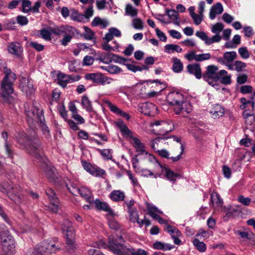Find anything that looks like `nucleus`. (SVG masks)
<instances>
[{
    "instance_id": "9d476101",
    "label": "nucleus",
    "mask_w": 255,
    "mask_h": 255,
    "mask_svg": "<svg viewBox=\"0 0 255 255\" xmlns=\"http://www.w3.org/2000/svg\"><path fill=\"white\" fill-rule=\"evenodd\" d=\"M26 113L29 120H31L36 122L42 123L45 119L43 110L37 106H33L30 110H26Z\"/></svg>"
},
{
    "instance_id": "20e7f679",
    "label": "nucleus",
    "mask_w": 255,
    "mask_h": 255,
    "mask_svg": "<svg viewBox=\"0 0 255 255\" xmlns=\"http://www.w3.org/2000/svg\"><path fill=\"white\" fill-rule=\"evenodd\" d=\"M3 72L5 76L1 84L2 92L0 98L3 102L7 103L10 95L13 92L12 84L16 79V75L6 67H4Z\"/></svg>"
},
{
    "instance_id": "2f4dec72",
    "label": "nucleus",
    "mask_w": 255,
    "mask_h": 255,
    "mask_svg": "<svg viewBox=\"0 0 255 255\" xmlns=\"http://www.w3.org/2000/svg\"><path fill=\"white\" fill-rule=\"evenodd\" d=\"M153 248L155 250L169 251L174 248V246L167 243L156 241L153 244Z\"/></svg>"
},
{
    "instance_id": "4d7b16f0",
    "label": "nucleus",
    "mask_w": 255,
    "mask_h": 255,
    "mask_svg": "<svg viewBox=\"0 0 255 255\" xmlns=\"http://www.w3.org/2000/svg\"><path fill=\"white\" fill-rule=\"evenodd\" d=\"M238 234L243 239L255 240V234L252 232H246L240 231H238Z\"/></svg>"
},
{
    "instance_id": "72a5a7b5",
    "label": "nucleus",
    "mask_w": 255,
    "mask_h": 255,
    "mask_svg": "<svg viewBox=\"0 0 255 255\" xmlns=\"http://www.w3.org/2000/svg\"><path fill=\"white\" fill-rule=\"evenodd\" d=\"M172 70L175 73H180L183 69V65L181 60L177 58H173Z\"/></svg>"
},
{
    "instance_id": "13d9d810",
    "label": "nucleus",
    "mask_w": 255,
    "mask_h": 255,
    "mask_svg": "<svg viewBox=\"0 0 255 255\" xmlns=\"http://www.w3.org/2000/svg\"><path fill=\"white\" fill-rule=\"evenodd\" d=\"M234 69L237 72H242L244 71V69L247 66L246 63L241 61H236L234 64Z\"/></svg>"
},
{
    "instance_id": "052dcab7",
    "label": "nucleus",
    "mask_w": 255,
    "mask_h": 255,
    "mask_svg": "<svg viewBox=\"0 0 255 255\" xmlns=\"http://www.w3.org/2000/svg\"><path fill=\"white\" fill-rule=\"evenodd\" d=\"M237 201L242 205L248 206L251 204V199L249 197H245L242 195H240L238 197Z\"/></svg>"
},
{
    "instance_id": "774afa93",
    "label": "nucleus",
    "mask_w": 255,
    "mask_h": 255,
    "mask_svg": "<svg viewBox=\"0 0 255 255\" xmlns=\"http://www.w3.org/2000/svg\"><path fill=\"white\" fill-rule=\"evenodd\" d=\"M131 252V255H148V253L147 251L142 250L141 249H138L137 250L132 248Z\"/></svg>"
},
{
    "instance_id": "864d4df0",
    "label": "nucleus",
    "mask_w": 255,
    "mask_h": 255,
    "mask_svg": "<svg viewBox=\"0 0 255 255\" xmlns=\"http://www.w3.org/2000/svg\"><path fill=\"white\" fill-rule=\"evenodd\" d=\"M113 53H104L101 54L99 60L105 63H109L113 60Z\"/></svg>"
},
{
    "instance_id": "a211bd4d",
    "label": "nucleus",
    "mask_w": 255,
    "mask_h": 255,
    "mask_svg": "<svg viewBox=\"0 0 255 255\" xmlns=\"http://www.w3.org/2000/svg\"><path fill=\"white\" fill-rule=\"evenodd\" d=\"M195 35L202 40L204 41L206 45H209L213 43L219 42L220 38L218 36H213L210 38L209 37L204 31H197L196 32Z\"/></svg>"
},
{
    "instance_id": "4be33fe9",
    "label": "nucleus",
    "mask_w": 255,
    "mask_h": 255,
    "mask_svg": "<svg viewBox=\"0 0 255 255\" xmlns=\"http://www.w3.org/2000/svg\"><path fill=\"white\" fill-rule=\"evenodd\" d=\"M224 11L223 6L221 2L213 4L210 9L209 17L211 19H214L217 15L221 14Z\"/></svg>"
},
{
    "instance_id": "c756f323",
    "label": "nucleus",
    "mask_w": 255,
    "mask_h": 255,
    "mask_svg": "<svg viewBox=\"0 0 255 255\" xmlns=\"http://www.w3.org/2000/svg\"><path fill=\"white\" fill-rule=\"evenodd\" d=\"M71 79V76L60 73L57 76V83L63 88H65Z\"/></svg>"
},
{
    "instance_id": "e433bc0d",
    "label": "nucleus",
    "mask_w": 255,
    "mask_h": 255,
    "mask_svg": "<svg viewBox=\"0 0 255 255\" xmlns=\"http://www.w3.org/2000/svg\"><path fill=\"white\" fill-rule=\"evenodd\" d=\"M148 214L153 218L155 215H157V213L162 214V212L159 210L153 205L148 202L146 203Z\"/></svg>"
},
{
    "instance_id": "69168bd1",
    "label": "nucleus",
    "mask_w": 255,
    "mask_h": 255,
    "mask_svg": "<svg viewBox=\"0 0 255 255\" xmlns=\"http://www.w3.org/2000/svg\"><path fill=\"white\" fill-rule=\"evenodd\" d=\"M210 58L211 55L209 53L197 54V56H196V61L201 62L209 60Z\"/></svg>"
},
{
    "instance_id": "cd10ccee",
    "label": "nucleus",
    "mask_w": 255,
    "mask_h": 255,
    "mask_svg": "<svg viewBox=\"0 0 255 255\" xmlns=\"http://www.w3.org/2000/svg\"><path fill=\"white\" fill-rule=\"evenodd\" d=\"M115 124L124 136L129 137L132 134L131 131L122 120H119Z\"/></svg>"
},
{
    "instance_id": "a878e982",
    "label": "nucleus",
    "mask_w": 255,
    "mask_h": 255,
    "mask_svg": "<svg viewBox=\"0 0 255 255\" xmlns=\"http://www.w3.org/2000/svg\"><path fill=\"white\" fill-rule=\"evenodd\" d=\"M121 32L120 30L116 27H111L108 30V32L106 34L103 39L107 42H109L111 41L114 36L120 37L121 36Z\"/></svg>"
},
{
    "instance_id": "ddd939ff",
    "label": "nucleus",
    "mask_w": 255,
    "mask_h": 255,
    "mask_svg": "<svg viewBox=\"0 0 255 255\" xmlns=\"http://www.w3.org/2000/svg\"><path fill=\"white\" fill-rule=\"evenodd\" d=\"M39 245H40L39 249L45 255L56 253L60 249L58 245L47 242H43Z\"/></svg>"
},
{
    "instance_id": "9b49d317",
    "label": "nucleus",
    "mask_w": 255,
    "mask_h": 255,
    "mask_svg": "<svg viewBox=\"0 0 255 255\" xmlns=\"http://www.w3.org/2000/svg\"><path fill=\"white\" fill-rule=\"evenodd\" d=\"M85 78L87 80H91L94 83L102 85L109 84L113 80L112 79L99 73L87 74L85 76Z\"/></svg>"
},
{
    "instance_id": "a18cd8bd",
    "label": "nucleus",
    "mask_w": 255,
    "mask_h": 255,
    "mask_svg": "<svg viewBox=\"0 0 255 255\" xmlns=\"http://www.w3.org/2000/svg\"><path fill=\"white\" fill-rule=\"evenodd\" d=\"M82 106L88 112H91L93 111L91 101L89 100L87 96H84L81 100Z\"/></svg>"
},
{
    "instance_id": "0eeeda50",
    "label": "nucleus",
    "mask_w": 255,
    "mask_h": 255,
    "mask_svg": "<svg viewBox=\"0 0 255 255\" xmlns=\"http://www.w3.org/2000/svg\"><path fill=\"white\" fill-rule=\"evenodd\" d=\"M151 126L155 127L153 131L156 134H163L164 133L171 132L174 128L173 123L171 121L167 122L156 121L151 124Z\"/></svg>"
},
{
    "instance_id": "ea45409f",
    "label": "nucleus",
    "mask_w": 255,
    "mask_h": 255,
    "mask_svg": "<svg viewBox=\"0 0 255 255\" xmlns=\"http://www.w3.org/2000/svg\"><path fill=\"white\" fill-rule=\"evenodd\" d=\"M224 26L223 23L218 22L213 25L211 28V31L215 34L214 36L217 35L219 37V42L222 39V37L220 35V33L223 30Z\"/></svg>"
},
{
    "instance_id": "0e129e2a",
    "label": "nucleus",
    "mask_w": 255,
    "mask_h": 255,
    "mask_svg": "<svg viewBox=\"0 0 255 255\" xmlns=\"http://www.w3.org/2000/svg\"><path fill=\"white\" fill-rule=\"evenodd\" d=\"M245 36L247 37H251L255 34L253 28L250 26H246L243 27Z\"/></svg>"
},
{
    "instance_id": "bf43d9fd",
    "label": "nucleus",
    "mask_w": 255,
    "mask_h": 255,
    "mask_svg": "<svg viewBox=\"0 0 255 255\" xmlns=\"http://www.w3.org/2000/svg\"><path fill=\"white\" fill-rule=\"evenodd\" d=\"M22 91L25 92L27 95L33 94L34 92V90L32 83L28 81L26 85H23L22 86Z\"/></svg>"
},
{
    "instance_id": "09e8293b",
    "label": "nucleus",
    "mask_w": 255,
    "mask_h": 255,
    "mask_svg": "<svg viewBox=\"0 0 255 255\" xmlns=\"http://www.w3.org/2000/svg\"><path fill=\"white\" fill-rule=\"evenodd\" d=\"M108 24L109 23L107 20L102 19L99 17H95L92 22V25L93 26L101 25L103 27H106Z\"/></svg>"
},
{
    "instance_id": "3c124183",
    "label": "nucleus",
    "mask_w": 255,
    "mask_h": 255,
    "mask_svg": "<svg viewBox=\"0 0 255 255\" xmlns=\"http://www.w3.org/2000/svg\"><path fill=\"white\" fill-rule=\"evenodd\" d=\"M129 217V220L132 223H137L138 224L139 220V215L136 209L128 211Z\"/></svg>"
},
{
    "instance_id": "c85d7f7f",
    "label": "nucleus",
    "mask_w": 255,
    "mask_h": 255,
    "mask_svg": "<svg viewBox=\"0 0 255 255\" xmlns=\"http://www.w3.org/2000/svg\"><path fill=\"white\" fill-rule=\"evenodd\" d=\"M7 49L9 53L17 56H19L22 52L21 47L20 44L17 43H11L9 44Z\"/></svg>"
},
{
    "instance_id": "bb28decb",
    "label": "nucleus",
    "mask_w": 255,
    "mask_h": 255,
    "mask_svg": "<svg viewBox=\"0 0 255 255\" xmlns=\"http://www.w3.org/2000/svg\"><path fill=\"white\" fill-rule=\"evenodd\" d=\"M78 194L84 198L87 203L94 202V198L90 190L86 187H81L79 189Z\"/></svg>"
},
{
    "instance_id": "de8ad7c7",
    "label": "nucleus",
    "mask_w": 255,
    "mask_h": 255,
    "mask_svg": "<svg viewBox=\"0 0 255 255\" xmlns=\"http://www.w3.org/2000/svg\"><path fill=\"white\" fill-rule=\"evenodd\" d=\"M137 9L134 8L131 4H127L125 8L126 14L131 17H135L137 14Z\"/></svg>"
},
{
    "instance_id": "a19ab883",
    "label": "nucleus",
    "mask_w": 255,
    "mask_h": 255,
    "mask_svg": "<svg viewBox=\"0 0 255 255\" xmlns=\"http://www.w3.org/2000/svg\"><path fill=\"white\" fill-rule=\"evenodd\" d=\"M70 18L72 20L78 22H82L85 20V16L84 14L79 13V12L75 9L72 10Z\"/></svg>"
},
{
    "instance_id": "412c9836",
    "label": "nucleus",
    "mask_w": 255,
    "mask_h": 255,
    "mask_svg": "<svg viewBox=\"0 0 255 255\" xmlns=\"http://www.w3.org/2000/svg\"><path fill=\"white\" fill-rule=\"evenodd\" d=\"M42 170L46 175L47 177L50 180H54L58 178L56 173V170L53 166H49L44 163L42 165Z\"/></svg>"
},
{
    "instance_id": "4468645a",
    "label": "nucleus",
    "mask_w": 255,
    "mask_h": 255,
    "mask_svg": "<svg viewBox=\"0 0 255 255\" xmlns=\"http://www.w3.org/2000/svg\"><path fill=\"white\" fill-rule=\"evenodd\" d=\"M129 137L132 140L131 143L133 145L134 147L136 149V151H138L139 153H141V154H143V156L146 158L147 157H149L150 159H153V156L151 155L150 154H148L146 151L144 150V145L141 142L139 139L134 137L132 136V134Z\"/></svg>"
},
{
    "instance_id": "4c0bfd02",
    "label": "nucleus",
    "mask_w": 255,
    "mask_h": 255,
    "mask_svg": "<svg viewBox=\"0 0 255 255\" xmlns=\"http://www.w3.org/2000/svg\"><path fill=\"white\" fill-rule=\"evenodd\" d=\"M73 27L69 25L62 26L55 28L54 33L57 35H64L67 32L69 33L70 30L73 29Z\"/></svg>"
},
{
    "instance_id": "c03bdc74",
    "label": "nucleus",
    "mask_w": 255,
    "mask_h": 255,
    "mask_svg": "<svg viewBox=\"0 0 255 255\" xmlns=\"http://www.w3.org/2000/svg\"><path fill=\"white\" fill-rule=\"evenodd\" d=\"M14 189H16L14 188V185H12L7 182H4L2 184L0 185V191L6 193L7 195L9 193L13 194L14 192H12V190Z\"/></svg>"
},
{
    "instance_id": "473e14b6",
    "label": "nucleus",
    "mask_w": 255,
    "mask_h": 255,
    "mask_svg": "<svg viewBox=\"0 0 255 255\" xmlns=\"http://www.w3.org/2000/svg\"><path fill=\"white\" fill-rule=\"evenodd\" d=\"M69 31V33L65 34L63 38L60 40L61 44L63 46H66L71 41L72 38L75 35L76 29L74 27L73 29L70 30Z\"/></svg>"
},
{
    "instance_id": "1a4fd4ad",
    "label": "nucleus",
    "mask_w": 255,
    "mask_h": 255,
    "mask_svg": "<svg viewBox=\"0 0 255 255\" xmlns=\"http://www.w3.org/2000/svg\"><path fill=\"white\" fill-rule=\"evenodd\" d=\"M237 57V54L235 51H229L225 52L223 57H215V59L218 63L226 66L228 69L234 70V67L232 62Z\"/></svg>"
},
{
    "instance_id": "f704fd0d",
    "label": "nucleus",
    "mask_w": 255,
    "mask_h": 255,
    "mask_svg": "<svg viewBox=\"0 0 255 255\" xmlns=\"http://www.w3.org/2000/svg\"><path fill=\"white\" fill-rule=\"evenodd\" d=\"M211 200L212 206L214 208H217L222 206L223 201L218 194H212L211 196Z\"/></svg>"
},
{
    "instance_id": "338daca9",
    "label": "nucleus",
    "mask_w": 255,
    "mask_h": 255,
    "mask_svg": "<svg viewBox=\"0 0 255 255\" xmlns=\"http://www.w3.org/2000/svg\"><path fill=\"white\" fill-rule=\"evenodd\" d=\"M106 70L111 74H117L122 72V69L117 66L112 65L108 66Z\"/></svg>"
},
{
    "instance_id": "f8f14e48",
    "label": "nucleus",
    "mask_w": 255,
    "mask_h": 255,
    "mask_svg": "<svg viewBox=\"0 0 255 255\" xmlns=\"http://www.w3.org/2000/svg\"><path fill=\"white\" fill-rule=\"evenodd\" d=\"M45 193L48 196L52 207L51 210L53 212L57 213L59 209V200L54 190L48 188L45 190Z\"/></svg>"
},
{
    "instance_id": "c9c22d12",
    "label": "nucleus",
    "mask_w": 255,
    "mask_h": 255,
    "mask_svg": "<svg viewBox=\"0 0 255 255\" xmlns=\"http://www.w3.org/2000/svg\"><path fill=\"white\" fill-rule=\"evenodd\" d=\"M166 14L168 17L174 21L173 23L177 25H179V22L178 21L179 19V14L178 12L174 9H166Z\"/></svg>"
},
{
    "instance_id": "393cba45",
    "label": "nucleus",
    "mask_w": 255,
    "mask_h": 255,
    "mask_svg": "<svg viewBox=\"0 0 255 255\" xmlns=\"http://www.w3.org/2000/svg\"><path fill=\"white\" fill-rule=\"evenodd\" d=\"M109 197L114 202H122L125 200L126 194L124 191L120 190H114L111 192Z\"/></svg>"
},
{
    "instance_id": "58836bf2",
    "label": "nucleus",
    "mask_w": 255,
    "mask_h": 255,
    "mask_svg": "<svg viewBox=\"0 0 255 255\" xmlns=\"http://www.w3.org/2000/svg\"><path fill=\"white\" fill-rule=\"evenodd\" d=\"M14 188L16 189L12 190V192H14L13 194L9 193L8 196L15 202H19L20 201V188L19 186L15 185L14 186Z\"/></svg>"
},
{
    "instance_id": "5fc2aeb1",
    "label": "nucleus",
    "mask_w": 255,
    "mask_h": 255,
    "mask_svg": "<svg viewBox=\"0 0 255 255\" xmlns=\"http://www.w3.org/2000/svg\"><path fill=\"white\" fill-rule=\"evenodd\" d=\"M100 153L105 160H111L112 159L113 156L111 152V149H98Z\"/></svg>"
},
{
    "instance_id": "37998d69",
    "label": "nucleus",
    "mask_w": 255,
    "mask_h": 255,
    "mask_svg": "<svg viewBox=\"0 0 255 255\" xmlns=\"http://www.w3.org/2000/svg\"><path fill=\"white\" fill-rule=\"evenodd\" d=\"M165 176L166 178L172 181L175 182L177 178L180 177V175L177 173H175L174 172L170 170L168 168H164Z\"/></svg>"
},
{
    "instance_id": "5701e85b",
    "label": "nucleus",
    "mask_w": 255,
    "mask_h": 255,
    "mask_svg": "<svg viewBox=\"0 0 255 255\" xmlns=\"http://www.w3.org/2000/svg\"><path fill=\"white\" fill-rule=\"evenodd\" d=\"M96 207L99 210H103L109 213V214L114 217L116 214L113 211L110 206L104 202H102L99 199L94 201Z\"/></svg>"
},
{
    "instance_id": "6e6552de",
    "label": "nucleus",
    "mask_w": 255,
    "mask_h": 255,
    "mask_svg": "<svg viewBox=\"0 0 255 255\" xmlns=\"http://www.w3.org/2000/svg\"><path fill=\"white\" fill-rule=\"evenodd\" d=\"M15 242L13 237L5 233L1 235V246L3 254H12L15 250Z\"/></svg>"
},
{
    "instance_id": "dca6fc26",
    "label": "nucleus",
    "mask_w": 255,
    "mask_h": 255,
    "mask_svg": "<svg viewBox=\"0 0 255 255\" xmlns=\"http://www.w3.org/2000/svg\"><path fill=\"white\" fill-rule=\"evenodd\" d=\"M104 103L109 108L110 111L115 114L126 118L127 120L130 119V116L127 113L123 111L116 105L113 104L110 101L105 100H104Z\"/></svg>"
},
{
    "instance_id": "f3484780",
    "label": "nucleus",
    "mask_w": 255,
    "mask_h": 255,
    "mask_svg": "<svg viewBox=\"0 0 255 255\" xmlns=\"http://www.w3.org/2000/svg\"><path fill=\"white\" fill-rule=\"evenodd\" d=\"M187 71L191 75H194L197 79H200L203 76L200 65L198 63L188 64L187 66Z\"/></svg>"
},
{
    "instance_id": "423d86ee",
    "label": "nucleus",
    "mask_w": 255,
    "mask_h": 255,
    "mask_svg": "<svg viewBox=\"0 0 255 255\" xmlns=\"http://www.w3.org/2000/svg\"><path fill=\"white\" fill-rule=\"evenodd\" d=\"M108 248L115 255H131L132 247L118 243L116 239H109Z\"/></svg>"
},
{
    "instance_id": "79ce46f5",
    "label": "nucleus",
    "mask_w": 255,
    "mask_h": 255,
    "mask_svg": "<svg viewBox=\"0 0 255 255\" xmlns=\"http://www.w3.org/2000/svg\"><path fill=\"white\" fill-rule=\"evenodd\" d=\"M164 48L165 52L168 53H173L174 51L180 53L182 51V48L179 45L173 44H167Z\"/></svg>"
},
{
    "instance_id": "603ef678",
    "label": "nucleus",
    "mask_w": 255,
    "mask_h": 255,
    "mask_svg": "<svg viewBox=\"0 0 255 255\" xmlns=\"http://www.w3.org/2000/svg\"><path fill=\"white\" fill-rule=\"evenodd\" d=\"M22 9L24 13H28L31 11V2L29 0H21Z\"/></svg>"
},
{
    "instance_id": "aec40b11",
    "label": "nucleus",
    "mask_w": 255,
    "mask_h": 255,
    "mask_svg": "<svg viewBox=\"0 0 255 255\" xmlns=\"http://www.w3.org/2000/svg\"><path fill=\"white\" fill-rule=\"evenodd\" d=\"M209 112L211 115L212 118L216 119L223 116L225 110L221 105L216 104L211 106Z\"/></svg>"
},
{
    "instance_id": "6e6d98bb",
    "label": "nucleus",
    "mask_w": 255,
    "mask_h": 255,
    "mask_svg": "<svg viewBox=\"0 0 255 255\" xmlns=\"http://www.w3.org/2000/svg\"><path fill=\"white\" fill-rule=\"evenodd\" d=\"M164 141V139L161 137H156L155 139L151 140L150 145L151 147L156 151L158 150L159 145L162 143Z\"/></svg>"
},
{
    "instance_id": "39448f33",
    "label": "nucleus",
    "mask_w": 255,
    "mask_h": 255,
    "mask_svg": "<svg viewBox=\"0 0 255 255\" xmlns=\"http://www.w3.org/2000/svg\"><path fill=\"white\" fill-rule=\"evenodd\" d=\"M62 230L66 234V244L69 250L74 251L76 248L75 242V234L71 223L69 220H65L62 225Z\"/></svg>"
},
{
    "instance_id": "680f3d73",
    "label": "nucleus",
    "mask_w": 255,
    "mask_h": 255,
    "mask_svg": "<svg viewBox=\"0 0 255 255\" xmlns=\"http://www.w3.org/2000/svg\"><path fill=\"white\" fill-rule=\"evenodd\" d=\"M132 24L133 27L136 29H143V22L142 20L139 18H135L133 19L132 21Z\"/></svg>"
},
{
    "instance_id": "49530a36",
    "label": "nucleus",
    "mask_w": 255,
    "mask_h": 255,
    "mask_svg": "<svg viewBox=\"0 0 255 255\" xmlns=\"http://www.w3.org/2000/svg\"><path fill=\"white\" fill-rule=\"evenodd\" d=\"M243 115L248 124L251 125L255 122V116L252 114L249 110L244 111Z\"/></svg>"
},
{
    "instance_id": "f257e3e1",
    "label": "nucleus",
    "mask_w": 255,
    "mask_h": 255,
    "mask_svg": "<svg viewBox=\"0 0 255 255\" xmlns=\"http://www.w3.org/2000/svg\"><path fill=\"white\" fill-rule=\"evenodd\" d=\"M218 67L215 65H208L206 70L203 73L202 78L210 85L215 86V83L220 81L224 85H229L231 83V76L228 74L225 70L219 71Z\"/></svg>"
},
{
    "instance_id": "f03ea898",
    "label": "nucleus",
    "mask_w": 255,
    "mask_h": 255,
    "mask_svg": "<svg viewBox=\"0 0 255 255\" xmlns=\"http://www.w3.org/2000/svg\"><path fill=\"white\" fill-rule=\"evenodd\" d=\"M17 142L19 143L21 148L26 149L29 154L35 157L37 159L44 161L42 149L37 139H32L23 133L18 135Z\"/></svg>"
},
{
    "instance_id": "b1692460",
    "label": "nucleus",
    "mask_w": 255,
    "mask_h": 255,
    "mask_svg": "<svg viewBox=\"0 0 255 255\" xmlns=\"http://www.w3.org/2000/svg\"><path fill=\"white\" fill-rule=\"evenodd\" d=\"M145 158L147 159L150 162H152L154 166L155 169L153 170L154 174V178H156L160 177L163 172V168L161 164L157 161V160L153 156V159H150L149 157Z\"/></svg>"
},
{
    "instance_id": "8fccbe9b",
    "label": "nucleus",
    "mask_w": 255,
    "mask_h": 255,
    "mask_svg": "<svg viewBox=\"0 0 255 255\" xmlns=\"http://www.w3.org/2000/svg\"><path fill=\"white\" fill-rule=\"evenodd\" d=\"M193 243L196 249L200 252H204L206 251V246L204 242H200L197 239H194L193 241Z\"/></svg>"
},
{
    "instance_id": "2eb2a0df",
    "label": "nucleus",
    "mask_w": 255,
    "mask_h": 255,
    "mask_svg": "<svg viewBox=\"0 0 255 255\" xmlns=\"http://www.w3.org/2000/svg\"><path fill=\"white\" fill-rule=\"evenodd\" d=\"M180 151H179V154L176 156L170 157V154L169 152L165 149H158L157 150L156 152L162 157L168 159H171L172 162H176L179 161L181 158V155L183 154L184 150V145L181 143H180Z\"/></svg>"
},
{
    "instance_id": "7c9ffc66",
    "label": "nucleus",
    "mask_w": 255,
    "mask_h": 255,
    "mask_svg": "<svg viewBox=\"0 0 255 255\" xmlns=\"http://www.w3.org/2000/svg\"><path fill=\"white\" fill-rule=\"evenodd\" d=\"M141 112L144 115L150 116L153 110L155 109V105L149 102L142 103L141 107Z\"/></svg>"
},
{
    "instance_id": "7ed1b4c3",
    "label": "nucleus",
    "mask_w": 255,
    "mask_h": 255,
    "mask_svg": "<svg viewBox=\"0 0 255 255\" xmlns=\"http://www.w3.org/2000/svg\"><path fill=\"white\" fill-rule=\"evenodd\" d=\"M167 100L170 105L174 106L173 110L177 115L188 114L192 110L190 103L183 101V96L180 93L173 92L169 93Z\"/></svg>"
},
{
    "instance_id": "e2e57ef3",
    "label": "nucleus",
    "mask_w": 255,
    "mask_h": 255,
    "mask_svg": "<svg viewBox=\"0 0 255 255\" xmlns=\"http://www.w3.org/2000/svg\"><path fill=\"white\" fill-rule=\"evenodd\" d=\"M85 32L84 37L87 40H92L94 38L95 33L91 29L87 27H84Z\"/></svg>"
},
{
    "instance_id": "6ab92c4d",
    "label": "nucleus",
    "mask_w": 255,
    "mask_h": 255,
    "mask_svg": "<svg viewBox=\"0 0 255 255\" xmlns=\"http://www.w3.org/2000/svg\"><path fill=\"white\" fill-rule=\"evenodd\" d=\"M165 228V230L171 235L174 244L177 245H180L181 240L179 239L181 235L180 232L177 228L169 225H167Z\"/></svg>"
}]
</instances>
